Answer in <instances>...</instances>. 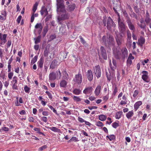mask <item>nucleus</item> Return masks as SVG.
<instances>
[{
	"mask_svg": "<svg viewBox=\"0 0 151 151\" xmlns=\"http://www.w3.org/2000/svg\"><path fill=\"white\" fill-rule=\"evenodd\" d=\"M118 91V88L116 86H115L114 87V90L112 93V95L115 96Z\"/></svg>",
	"mask_w": 151,
	"mask_h": 151,
	"instance_id": "obj_49",
	"label": "nucleus"
},
{
	"mask_svg": "<svg viewBox=\"0 0 151 151\" xmlns=\"http://www.w3.org/2000/svg\"><path fill=\"white\" fill-rule=\"evenodd\" d=\"M49 129L54 132L60 133L61 132V131L60 129L57 128L55 127H50Z\"/></svg>",
	"mask_w": 151,
	"mask_h": 151,
	"instance_id": "obj_30",
	"label": "nucleus"
},
{
	"mask_svg": "<svg viewBox=\"0 0 151 151\" xmlns=\"http://www.w3.org/2000/svg\"><path fill=\"white\" fill-rule=\"evenodd\" d=\"M123 14L124 16L125 17L126 20H128L129 19H130V18L128 16V14H127L126 11L125 10L123 12Z\"/></svg>",
	"mask_w": 151,
	"mask_h": 151,
	"instance_id": "obj_40",
	"label": "nucleus"
},
{
	"mask_svg": "<svg viewBox=\"0 0 151 151\" xmlns=\"http://www.w3.org/2000/svg\"><path fill=\"white\" fill-rule=\"evenodd\" d=\"M57 11L59 13L61 12L63 13H65L66 11L65 9L63 0H57Z\"/></svg>",
	"mask_w": 151,
	"mask_h": 151,
	"instance_id": "obj_4",
	"label": "nucleus"
},
{
	"mask_svg": "<svg viewBox=\"0 0 151 151\" xmlns=\"http://www.w3.org/2000/svg\"><path fill=\"white\" fill-rule=\"evenodd\" d=\"M116 25L115 24L110 17H109L107 20V28L109 30H111L112 27H115Z\"/></svg>",
	"mask_w": 151,
	"mask_h": 151,
	"instance_id": "obj_6",
	"label": "nucleus"
},
{
	"mask_svg": "<svg viewBox=\"0 0 151 151\" xmlns=\"http://www.w3.org/2000/svg\"><path fill=\"white\" fill-rule=\"evenodd\" d=\"M102 39L106 46L110 47L112 45L114 44V40L112 35H107L106 37L105 35L103 36Z\"/></svg>",
	"mask_w": 151,
	"mask_h": 151,
	"instance_id": "obj_3",
	"label": "nucleus"
},
{
	"mask_svg": "<svg viewBox=\"0 0 151 151\" xmlns=\"http://www.w3.org/2000/svg\"><path fill=\"white\" fill-rule=\"evenodd\" d=\"M142 102L141 101H139L136 102L134 105V111H136L139 108V106L142 104Z\"/></svg>",
	"mask_w": 151,
	"mask_h": 151,
	"instance_id": "obj_23",
	"label": "nucleus"
},
{
	"mask_svg": "<svg viewBox=\"0 0 151 151\" xmlns=\"http://www.w3.org/2000/svg\"><path fill=\"white\" fill-rule=\"evenodd\" d=\"M92 90L93 88L91 87H88L85 88L83 91V92L85 94H89L92 92Z\"/></svg>",
	"mask_w": 151,
	"mask_h": 151,
	"instance_id": "obj_24",
	"label": "nucleus"
},
{
	"mask_svg": "<svg viewBox=\"0 0 151 151\" xmlns=\"http://www.w3.org/2000/svg\"><path fill=\"white\" fill-rule=\"evenodd\" d=\"M17 84H13L12 86V88L14 90H17L18 89V86L17 85Z\"/></svg>",
	"mask_w": 151,
	"mask_h": 151,
	"instance_id": "obj_55",
	"label": "nucleus"
},
{
	"mask_svg": "<svg viewBox=\"0 0 151 151\" xmlns=\"http://www.w3.org/2000/svg\"><path fill=\"white\" fill-rule=\"evenodd\" d=\"M81 92V90L78 88H75L73 91V93L76 95H79L80 94Z\"/></svg>",
	"mask_w": 151,
	"mask_h": 151,
	"instance_id": "obj_31",
	"label": "nucleus"
},
{
	"mask_svg": "<svg viewBox=\"0 0 151 151\" xmlns=\"http://www.w3.org/2000/svg\"><path fill=\"white\" fill-rule=\"evenodd\" d=\"M145 22L147 25H148L151 23V19L150 18V15L148 11H147L146 13Z\"/></svg>",
	"mask_w": 151,
	"mask_h": 151,
	"instance_id": "obj_15",
	"label": "nucleus"
},
{
	"mask_svg": "<svg viewBox=\"0 0 151 151\" xmlns=\"http://www.w3.org/2000/svg\"><path fill=\"white\" fill-rule=\"evenodd\" d=\"M127 64L129 65H131L132 63V60L130 59V58L129 57L127 60Z\"/></svg>",
	"mask_w": 151,
	"mask_h": 151,
	"instance_id": "obj_48",
	"label": "nucleus"
},
{
	"mask_svg": "<svg viewBox=\"0 0 151 151\" xmlns=\"http://www.w3.org/2000/svg\"><path fill=\"white\" fill-rule=\"evenodd\" d=\"M8 74V77L9 79H11L14 75V73L12 72H9Z\"/></svg>",
	"mask_w": 151,
	"mask_h": 151,
	"instance_id": "obj_51",
	"label": "nucleus"
},
{
	"mask_svg": "<svg viewBox=\"0 0 151 151\" xmlns=\"http://www.w3.org/2000/svg\"><path fill=\"white\" fill-rule=\"evenodd\" d=\"M86 75L88 80L90 81H91L93 78V75L92 72L91 70H88Z\"/></svg>",
	"mask_w": 151,
	"mask_h": 151,
	"instance_id": "obj_16",
	"label": "nucleus"
},
{
	"mask_svg": "<svg viewBox=\"0 0 151 151\" xmlns=\"http://www.w3.org/2000/svg\"><path fill=\"white\" fill-rule=\"evenodd\" d=\"M139 91L138 90H135L133 93V96L134 98H135L137 96L138 94Z\"/></svg>",
	"mask_w": 151,
	"mask_h": 151,
	"instance_id": "obj_50",
	"label": "nucleus"
},
{
	"mask_svg": "<svg viewBox=\"0 0 151 151\" xmlns=\"http://www.w3.org/2000/svg\"><path fill=\"white\" fill-rule=\"evenodd\" d=\"M78 120L81 123L85 121L84 119L80 117H78Z\"/></svg>",
	"mask_w": 151,
	"mask_h": 151,
	"instance_id": "obj_62",
	"label": "nucleus"
},
{
	"mask_svg": "<svg viewBox=\"0 0 151 151\" xmlns=\"http://www.w3.org/2000/svg\"><path fill=\"white\" fill-rule=\"evenodd\" d=\"M38 5V3L36 2L35 4L34 5L33 9H32V13H34L37 9V7Z\"/></svg>",
	"mask_w": 151,
	"mask_h": 151,
	"instance_id": "obj_36",
	"label": "nucleus"
},
{
	"mask_svg": "<svg viewBox=\"0 0 151 151\" xmlns=\"http://www.w3.org/2000/svg\"><path fill=\"white\" fill-rule=\"evenodd\" d=\"M122 113V111L117 112L116 114L115 118L116 119H119L121 117Z\"/></svg>",
	"mask_w": 151,
	"mask_h": 151,
	"instance_id": "obj_34",
	"label": "nucleus"
},
{
	"mask_svg": "<svg viewBox=\"0 0 151 151\" xmlns=\"http://www.w3.org/2000/svg\"><path fill=\"white\" fill-rule=\"evenodd\" d=\"M48 26H45L44 28L43 29V32L47 33L48 31Z\"/></svg>",
	"mask_w": 151,
	"mask_h": 151,
	"instance_id": "obj_54",
	"label": "nucleus"
},
{
	"mask_svg": "<svg viewBox=\"0 0 151 151\" xmlns=\"http://www.w3.org/2000/svg\"><path fill=\"white\" fill-rule=\"evenodd\" d=\"M106 137L109 138L110 141L114 139L115 138V136L113 134L110 135L109 136H107Z\"/></svg>",
	"mask_w": 151,
	"mask_h": 151,
	"instance_id": "obj_42",
	"label": "nucleus"
},
{
	"mask_svg": "<svg viewBox=\"0 0 151 151\" xmlns=\"http://www.w3.org/2000/svg\"><path fill=\"white\" fill-rule=\"evenodd\" d=\"M123 37V35L122 34H117L116 37V40L118 46H119L122 43V37Z\"/></svg>",
	"mask_w": 151,
	"mask_h": 151,
	"instance_id": "obj_14",
	"label": "nucleus"
},
{
	"mask_svg": "<svg viewBox=\"0 0 151 151\" xmlns=\"http://www.w3.org/2000/svg\"><path fill=\"white\" fill-rule=\"evenodd\" d=\"M45 93L47 94V95H48L49 98L50 99H52V95L51 93L50 92L48 91H47L45 92Z\"/></svg>",
	"mask_w": 151,
	"mask_h": 151,
	"instance_id": "obj_52",
	"label": "nucleus"
},
{
	"mask_svg": "<svg viewBox=\"0 0 151 151\" xmlns=\"http://www.w3.org/2000/svg\"><path fill=\"white\" fill-rule=\"evenodd\" d=\"M40 14L42 15H44V17H46L48 14L47 9L44 6L42 7L40 10Z\"/></svg>",
	"mask_w": 151,
	"mask_h": 151,
	"instance_id": "obj_18",
	"label": "nucleus"
},
{
	"mask_svg": "<svg viewBox=\"0 0 151 151\" xmlns=\"http://www.w3.org/2000/svg\"><path fill=\"white\" fill-rule=\"evenodd\" d=\"M98 54L100 60L102 58L104 60H107V54L106 50L104 47L101 46L100 48V50H98Z\"/></svg>",
	"mask_w": 151,
	"mask_h": 151,
	"instance_id": "obj_5",
	"label": "nucleus"
},
{
	"mask_svg": "<svg viewBox=\"0 0 151 151\" xmlns=\"http://www.w3.org/2000/svg\"><path fill=\"white\" fill-rule=\"evenodd\" d=\"M12 44V41L11 40H9L7 41L6 43L7 47V48L9 47Z\"/></svg>",
	"mask_w": 151,
	"mask_h": 151,
	"instance_id": "obj_58",
	"label": "nucleus"
},
{
	"mask_svg": "<svg viewBox=\"0 0 151 151\" xmlns=\"http://www.w3.org/2000/svg\"><path fill=\"white\" fill-rule=\"evenodd\" d=\"M120 6L118 5L114 7L113 9L115 13L118 15V17L117 21L119 29L120 32V34L124 35L125 32L126 27L123 22L121 19L119 14L117 12V11H118L119 9L120 8Z\"/></svg>",
	"mask_w": 151,
	"mask_h": 151,
	"instance_id": "obj_1",
	"label": "nucleus"
},
{
	"mask_svg": "<svg viewBox=\"0 0 151 151\" xmlns=\"http://www.w3.org/2000/svg\"><path fill=\"white\" fill-rule=\"evenodd\" d=\"M69 76L68 74L66 71H65L63 73V76L62 78L63 80L67 81L69 79Z\"/></svg>",
	"mask_w": 151,
	"mask_h": 151,
	"instance_id": "obj_29",
	"label": "nucleus"
},
{
	"mask_svg": "<svg viewBox=\"0 0 151 151\" xmlns=\"http://www.w3.org/2000/svg\"><path fill=\"white\" fill-rule=\"evenodd\" d=\"M7 12L5 10L1 11V15H0V20L1 22H3L6 19Z\"/></svg>",
	"mask_w": 151,
	"mask_h": 151,
	"instance_id": "obj_11",
	"label": "nucleus"
},
{
	"mask_svg": "<svg viewBox=\"0 0 151 151\" xmlns=\"http://www.w3.org/2000/svg\"><path fill=\"white\" fill-rule=\"evenodd\" d=\"M134 114L133 111L132 110L129 111L126 114V116L127 119H129L133 116Z\"/></svg>",
	"mask_w": 151,
	"mask_h": 151,
	"instance_id": "obj_28",
	"label": "nucleus"
},
{
	"mask_svg": "<svg viewBox=\"0 0 151 151\" xmlns=\"http://www.w3.org/2000/svg\"><path fill=\"white\" fill-rule=\"evenodd\" d=\"M69 17V15L68 13H65L59 16L58 18V19L59 21L64 20L68 19Z\"/></svg>",
	"mask_w": 151,
	"mask_h": 151,
	"instance_id": "obj_13",
	"label": "nucleus"
},
{
	"mask_svg": "<svg viewBox=\"0 0 151 151\" xmlns=\"http://www.w3.org/2000/svg\"><path fill=\"white\" fill-rule=\"evenodd\" d=\"M95 125L98 127H102L104 125L103 123L100 121L96 122Z\"/></svg>",
	"mask_w": 151,
	"mask_h": 151,
	"instance_id": "obj_41",
	"label": "nucleus"
},
{
	"mask_svg": "<svg viewBox=\"0 0 151 151\" xmlns=\"http://www.w3.org/2000/svg\"><path fill=\"white\" fill-rule=\"evenodd\" d=\"M112 126L113 128L116 129L119 126V124L118 123L115 122L112 124Z\"/></svg>",
	"mask_w": 151,
	"mask_h": 151,
	"instance_id": "obj_47",
	"label": "nucleus"
},
{
	"mask_svg": "<svg viewBox=\"0 0 151 151\" xmlns=\"http://www.w3.org/2000/svg\"><path fill=\"white\" fill-rule=\"evenodd\" d=\"M114 55L116 59L124 60L128 56L127 50L125 47H123L121 49V52H117Z\"/></svg>",
	"mask_w": 151,
	"mask_h": 151,
	"instance_id": "obj_2",
	"label": "nucleus"
},
{
	"mask_svg": "<svg viewBox=\"0 0 151 151\" xmlns=\"http://www.w3.org/2000/svg\"><path fill=\"white\" fill-rule=\"evenodd\" d=\"M73 99L74 101L77 102H80L81 101V99L79 96H74L73 97Z\"/></svg>",
	"mask_w": 151,
	"mask_h": 151,
	"instance_id": "obj_37",
	"label": "nucleus"
},
{
	"mask_svg": "<svg viewBox=\"0 0 151 151\" xmlns=\"http://www.w3.org/2000/svg\"><path fill=\"white\" fill-rule=\"evenodd\" d=\"M107 118L106 115L101 114L99 116V119L101 121H104L106 120Z\"/></svg>",
	"mask_w": 151,
	"mask_h": 151,
	"instance_id": "obj_32",
	"label": "nucleus"
},
{
	"mask_svg": "<svg viewBox=\"0 0 151 151\" xmlns=\"http://www.w3.org/2000/svg\"><path fill=\"white\" fill-rule=\"evenodd\" d=\"M67 82L65 80H62L60 81V87L65 88L67 84Z\"/></svg>",
	"mask_w": 151,
	"mask_h": 151,
	"instance_id": "obj_26",
	"label": "nucleus"
},
{
	"mask_svg": "<svg viewBox=\"0 0 151 151\" xmlns=\"http://www.w3.org/2000/svg\"><path fill=\"white\" fill-rule=\"evenodd\" d=\"M22 17V16L21 15H19L18 16V17L17 18V23L18 24H19L20 23Z\"/></svg>",
	"mask_w": 151,
	"mask_h": 151,
	"instance_id": "obj_60",
	"label": "nucleus"
},
{
	"mask_svg": "<svg viewBox=\"0 0 151 151\" xmlns=\"http://www.w3.org/2000/svg\"><path fill=\"white\" fill-rule=\"evenodd\" d=\"M36 29H38V32L39 35L40 34L43 27L41 23H37L35 26Z\"/></svg>",
	"mask_w": 151,
	"mask_h": 151,
	"instance_id": "obj_19",
	"label": "nucleus"
},
{
	"mask_svg": "<svg viewBox=\"0 0 151 151\" xmlns=\"http://www.w3.org/2000/svg\"><path fill=\"white\" fill-rule=\"evenodd\" d=\"M107 119L109 121H107L106 122V124H110L112 121H111V119L110 117H108L107 118Z\"/></svg>",
	"mask_w": 151,
	"mask_h": 151,
	"instance_id": "obj_53",
	"label": "nucleus"
},
{
	"mask_svg": "<svg viewBox=\"0 0 151 151\" xmlns=\"http://www.w3.org/2000/svg\"><path fill=\"white\" fill-rule=\"evenodd\" d=\"M41 120L45 122H46L47 121V118L45 116H42L41 118Z\"/></svg>",
	"mask_w": 151,
	"mask_h": 151,
	"instance_id": "obj_61",
	"label": "nucleus"
},
{
	"mask_svg": "<svg viewBox=\"0 0 151 151\" xmlns=\"http://www.w3.org/2000/svg\"><path fill=\"white\" fill-rule=\"evenodd\" d=\"M48 107L50 108V109L51 110H52L56 114H57V111L52 106L50 105H48Z\"/></svg>",
	"mask_w": 151,
	"mask_h": 151,
	"instance_id": "obj_46",
	"label": "nucleus"
},
{
	"mask_svg": "<svg viewBox=\"0 0 151 151\" xmlns=\"http://www.w3.org/2000/svg\"><path fill=\"white\" fill-rule=\"evenodd\" d=\"M143 75H142V79L145 82L148 83L150 82L148 76V73L146 71H143L142 72Z\"/></svg>",
	"mask_w": 151,
	"mask_h": 151,
	"instance_id": "obj_10",
	"label": "nucleus"
},
{
	"mask_svg": "<svg viewBox=\"0 0 151 151\" xmlns=\"http://www.w3.org/2000/svg\"><path fill=\"white\" fill-rule=\"evenodd\" d=\"M41 38V36L40 35L37 38H34L35 43V44H37L40 42Z\"/></svg>",
	"mask_w": 151,
	"mask_h": 151,
	"instance_id": "obj_35",
	"label": "nucleus"
},
{
	"mask_svg": "<svg viewBox=\"0 0 151 151\" xmlns=\"http://www.w3.org/2000/svg\"><path fill=\"white\" fill-rule=\"evenodd\" d=\"M94 73L98 78L101 76V72L100 66L99 65L93 67Z\"/></svg>",
	"mask_w": 151,
	"mask_h": 151,
	"instance_id": "obj_8",
	"label": "nucleus"
},
{
	"mask_svg": "<svg viewBox=\"0 0 151 151\" xmlns=\"http://www.w3.org/2000/svg\"><path fill=\"white\" fill-rule=\"evenodd\" d=\"M145 39L143 37H140V38L138 40V42L137 43L140 46H142L145 43Z\"/></svg>",
	"mask_w": 151,
	"mask_h": 151,
	"instance_id": "obj_21",
	"label": "nucleus"
},
{
	"mask_svg": "<svg viewBox=\"0 0 151 151\" xmlns=\"http://www.w3.org/2000/svg\"><path fill=\"white\" fill-rule=\"evenodd\" d=\"M24 90L26 93H29L30 92V88L27 85H25L24 87Z\"/></svg>",
	"mask_w": 151,
	"mask_h": 151,
	"instance_id": "obj_44",
	"label": "nucleus"
},
{
	"mask_svg": "<svg viewBox=\"0 0 151 151\" xmlns=\"http://www.w3.org/2000/svg\"><path fill=\"white\" fill-rule=\"evenodd\" d=\"M101 87L100 86H98L96 88L94 93L95 95L96 96H98L100 93Z\"/></svg>",
	"mask_w": 151,
	"mask_h": 151,
	"instance_id": "obj_27",
	"label": "nucleus"
},
{
	"mask_svg": "<svg viewBox=\"0 0 151 151\" xmlns=\"http://www.w3.org/2000/svg\"><path fill=\"white\" fill-rule=\"evenodd\" d=\"M9 128L6 127H2L0 129V132H2V131H4L5 132H8L9 131Z\"/></svg>",
	"mask_w": 151,
	"mask_h": 151,
	"instance_id": "obj_43",
	"label": "nucleus"
},
{
	"mask_svg": "<svg viewBox=\"0 0 151 151\" xmlns=\"http://www.w3.org/2000/svg\"><path fill=\"white\" fill-rule=\"evenodd\" d=\"M138 25L141 29H144L145 28L146 24L145 23L144 20L142 19L140 20V23H138L137 24Z\"/></svg>",
	"mask_w": 151,
	"mask_h": 151,
	"instance_id": "obj_20",
	"label": "nucleus"
},
{
	"mask_svg": "<svg viewBox=\"0 0 151 151\" xmlns=\"http://www.w3.org/2000/svg\"><path fill=\"white\" fill-rule=\"evenodd\" d=\"M76 7V4H75L72 3L68 5L67 7V10L70 11H73Z\"/></svg>",
	"mask_w": 151,
	"mask_h": 151,
	"instance_id": "obj_25",
	"label": "nucleus"
},
{
	"mask_svg": "<svg viewBox=\"0 0 151 151\" xmlns=\"http://www.w3.org/2000/svg\"><path fill=\"white\" fill-rule=\"evenodd\" d=\"M19 114L21 115H24L26 114V112L24 110H22L19 112Z\"/></svg>",
	"mask_w": 151,
	"mask_h": 151,
	"instance_id": "obj_64",
	"label": "nucleus"
},
{
	"mask_svg": "<svg viewBox=\"0 0 151 151\" xmlns=\"http://www.w3.org/2000/svg\"><path fill=\"white\" fill-rule=\"evenodd\" d=\"M47 147V146L46 145H44L43 146H42L40 147L39 150H40L42 151L43 150L46 148Z\"/></svg>",
	"mask_w": 151,
	"mask_h": 151,
	"instance_id": "obj_59",
	"label": "nucleus"
},
{
	"mask_svg": "<svg viewBox=\"0 0 151 151\" xmlns=\"http://www.w3.org/2000/svg\"><path fill=\"white\" fill-rule=\"evenodd\" d=\"M127 40H130L132 37V35L130 32L129 29H128L127 31Z\"/></svg>",
	"mask_w": 151,
	"mask_h": 151,
	"instance_id": "obj_39",
	"label": "nucleus"
},
{
	"mask_svg": "<svg viewBox=\"0 0 151 151\" xmlns=\"http://www.w3.org/2000/svg\"><path fill=\"white\" fill-rule=\"evenodd\" d=\"M44 56L45 57H47L48 55V52L47 49H45L44 52Z\"/></svg>",
	"mask_w": 151,
	"mask_h": 151,
	"instance_id": "obj_63",
	"label": "nucleus"
},
{
	"mask_svg": "<svg viewBox=\"0 0 151 151\" xmlns=\"http://www.w3.org/2000/svg\"><path fill=\"white\" fill-rule=\"evenodd\" d=\"M44 63V60L43 59L41 58L38 62V67L41 68H42L43 66V64Z\"/></svg>",
	"mask_w": 151,
	"mask_h": 151,
	"instance_id": "obj_33",
	"label": "nucleus"
},
{
	"mask_svg": "<svg viewBox=\"0 0 151 151\" xmlns=\"http://www.w3.org/2000/svg\"><path fill=\"white\" fill-rule=\"evenodd\" d=\"M78 141V139L76 137H73L68 141V142H76Z\"/></svg>",
	"mask_w": 151,
	"mask_h": 151,
	"instance_id": "obj_38",
	"label": "nucleus"
},
{
	"mask_svg": "<svg viewBox=\"0 0 151 151\" xmlns=\"http://www.w3.org/2000/svg\"><path fill=\"white\" fill-rule=\"evenodd\" d=\"M58 65V61L55 60H54L51 62L50 68L54 69L57 68Z\"/></svg>",
	"mask_w": 151,
	"mask_h": 151,
	"instance_id": "obj_17",
	"label": "nucleus"
},
{
	"mask_svg": "<svg viewBox=\"0 0 151 151\" xmlns=\"http://www.w3.org/2000/svg\"><path fill=\"white\" fill-rule=\"evenodd\" d=\"M49 81H52L55 80L56 78V74L54 72H52L49 76Z\"/></svg>",
	"mask_w": 151,
	"mask_h": 151,
	"instance_id": "obj_22",
	"label": "nucleus"
},
{
	"mask_svg": "<svg viewBox=\"0 0 151 151\" xmlns=\"http://www.w3.org/2000/svg\"><path fill=\"white\" fill-rule=\"evenodd\" d=\"M4 52L3 50L0 49V57L1 58L3 57V53Z\"/></svg>",
	"mask_w": 151,
	"mask_h": 151,
	"instance_id": "obj_56",
	"label": "nucleus"
},
{
	"mask_svg": "<svg viewBox=\"0 0 151 151\" xmlns=\"http://www.w3.org/2000/svg\"><path fill=\"white\" fill-rule=\"evenodd\" d=\"M7 35L0 33V46L2 47L7 42Z\"/></svg>",
	"mask_w": 151,
	"mask_h": 151,
	"instance_id": "obj_7",
	"label": "nucleus"
},
{
	"mask_svg": "<svg viewBox=\"0 0 151 151\" xmlns=\"http://www.w3.org/2000/svg\"><path fill=\"white\" fill-rule=\"evenodd\" d=\"M129 19L126 20V22L129 28L134 32L135 31V28L134 25L132 24L131 19Z\"/></svg>",
	"mask_w": 151,
	"mask_h": 151,
	"instance_id": "obj_12",
	"label": "nucleus"
},
{
	"mask_svg": "<svg viewBox=\"0 0 151 151\" xmlns=\"http://www.w3.org/2000/svg\"><path fill=\"white\" fill-rule=\"evenodd\" d=\"M37 56H35L34 58L31 60V63L32 64L35 63L37 61Z\"/></svg>",
	"mask_w": 151,
	"mask_h": 151,
	"instance_id": "obj_45",
	"label": "nucleus"
},
{
	"mask_svg": "<svg viewBox=\"0 0 151 151\" xmlns=\"http://www.w3.org/2000/svg\"><path fill=\"white\" fill-rule=\"evenodd\" d=\"M127 101H126L124 100H122L120 102V104L121 105H125L127 104Z\"/></svg>",
	"mask_w": 151,
	"mask_h": 151,
	"instance_id": "obj_57",
	"label": "nucleus"
},
{
	"mask_svg": "<svg viewBox=\"0 0 151 151\" xmlns=\"http://www.w3.org/2000/svg\"><path fill=\"white\" fill-rule=\"evenodd\" d=\"M82 79L83 78L81 74L79 73L78 74L76 75L75 78L73 80V81L78 84H79L82 83Z\"/></svg>",
	"mask_w": 151,
	"mask_h": 151,
	"instance_id": "obj_9",
	"label": "nucleus"
}]
</instances>
